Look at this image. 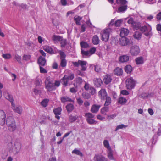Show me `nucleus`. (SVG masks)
Instances as JSON below:
<instances>
[{
    "label": "nucleus",
    "instance_id": "13",
    "mask_svg": "<svg viewBox=\"0 0 161 161\" xmlns=\"http://www.w3.org/2000/svg\"><path fill=\"white\" fill-rule=\"evenodd\" d=\"M130 53L132 55H137L140 53L139 47L137 46H132L130 49Z\"/></svg>",
    "mask_w": 161,
    "mask_h": 161
},
{
    "label": "nucleus",
    "instance_id": "4",
    "mask_svg": "<svg viewBox=\"0 0 161 161\" xmlns=\"http://www.w3.org/2000/svg\"><path fill=\"white\" fill-rule=\"evenodd\" d=\"M111 32L112 29L110 28H108L103 30L101 34L102 40L105 42L107 41L109 39L110 33Z\"/></svg>",
    "mask_w": 161,
    "mask_h": 161
},
{
    "label": "nucleus",
    "instance_id": "15",
    "mask_svg": "<svg viewBox=\"0 0 161 161\" xmlns=\"http://www.w3.org/2000/svg\"><path fill=\"white\" fill-rule=\"evenodd\" d=\"M130 41L128 39L125 37H121L119 40V43L123 46L128 45Z\"/></svg>",
    "mask_w": 161,
    "mask_h": 161
},
{
    "label": "nucleus",
    "instance_id": "18",
    "mask_svg": "<svg viewBox=\"0 0 161 161\" xmlns=\"http://www.w3.org/2000/svg\"><path fill=\"white\" fill-rule=\"evenodd\" d=\"M61 110L62 109L61 107H58L53 110V112L55 115V117L58 120L60 119V117L59 115L61 114Z\"/></svg>",
    "mask_w": 161,
    "mask_h": 161
},
{
    "label": "nucleus",
    "instance_id": "50",
    "mask_svg": "<svg viewBox=\"0 0 161 161\" xmlns=\"http://www.w3.org/2000/svg\"><path fill=\"white\" fill-rule=\"evenodd\" d=\"M82 96L85 99H88L91 98L90 95L87 92H83L82 94Z\"/></svg>",
    "mask_w": 161,
    "mask_h": 161
},
{
    "label": "nucleus",
    "instance_id": "61",
    "mask_svg": "<svg viewBox=\"0 0 161 161\" xmlns=\"http://www.w3.org/2000/svg\"><path fill=\"white\" fill-rule=\"evenodd\" d=\"M96 51V48L95 47H92L91 48L90 50L89 51L90 52V55H91L92 54H94Z\"/></svg>",
    "mask_w": 161,
    "mask_h": 161
},
{
    "label": "nucleus",
    "instance_id": "14",
    "mask_svg": "<svg viewBox=\"0 0 161 161\" xmlns=\"http://www.w3.org/2000/svg\"><path fill=\"white\" fill-rule=\"evenodd\" d=\"M122 21V19H118L115 21L114 19H112L108 25V26L113 25H114L116 27H119L121 25Z\"/></svg>",
    "mask_w": 161,
    "mask_h": 161
},
{
    "label": "nucleus",
    "instance_id": "51",
    "mask_svg": "<svg viewBox=\"0 0 161 161\" xmlns=\"http://www.w3.org/2000/svg\"><path fill=\"white\" fill-rule=\"evenodd\" d=\"M72 153H74L75 154L80 156H82L83 154L80 152L79 150L75 149L72 151Z\"/></svg>",
    "mask_w": 161,
    "mask_h": 161
},
{
    "label": "nucleus",
    "instance_id": "46",
    "mask_svg": "<svg viewBox=\"0 0 161 161\" xmlns=\"http://www.w3.org/2000/svg\"><path fill=\"white\" fill-rule=\"evenodd\" d=\"M132 70V68L130 65H126L125 68V71L127 73H130Z\"/></svg>",
    "mask_w": 161,
    "mask_h": 161
},
{
    "label": "nucleus",
    "instance_id": "47",
    "mask_svg": "<svg viewBox=\"0 0 161 161\" xmlns=\"http://www.w3.org/2000/svg\"><path fill=\"white\" fill-rule=\"evenodd\" d=\"M75 81L76 82L77 85H81L83 82V80L82 79L79 77L76 78L75 79Z\"/></svg>",
    "mask_w": 161,
    "mask_h": 161
},
{
    "label": "nucleus",
    "instance_id": "40",
    "mask_svg": "<svg viewBox=\"0 0 161 161\" xmlns=\"http://www.w3.org/2000/svg\"><path fill=\"white\" fill-rule=\"evenodd\" d=\"M14 59L16 60L17 61L19 64H21V57L20 56L16 54L14 55Z\"/></svg>",
    "mask_w": 161,
    "mask_h": 161
},
{
    "label": "nucleus",
    "instance_id": "36",
    "mask_svg": "<svg viewBox=\"0 0 161 161\" xmlns=\"http://www.w3.org/2000/svg\"><path fill=\"white\" fill-rule=\"evenodd\" d=\"M61 100L62 102L65 103L67 102H73V100L70 98L67 97L65 96L61 98Z\"/></svg>",
    "mask_w": 161,
    "mask_h": 161
},
{
    "label": "nucleus",
    "instance_id": "45",
    "mask_svg": "<svg viewBox=\"0 0 161 161\" xmlns=\"http://www.w3.org/2000/svg\"><path fill=\"white\" fill-rule=\"evenodd\" d=\"M78 117L70 115L69 117V121L70 122H73L75 121L77 119Z\"/></svg>",
    "mask_w": 161,
    "mask_h": 161
},
{
    "label": "nucleus",
    "instance_id": "30",
    "mask_svg": "<svg viewBox=\"0 0 161 161\" xmlns=\"http://www.w3.org/2000/svg\"><path fill=\"white\" fill-rule=\"evenodd\" d=\"M92 41L93 44L95 45L98 44L99 42L98 37L97 35L94 36L92 38Z\"/></svg>",
    "mask_w": 161,
    "mask_h": 161
},
{
    "label": "nucleus",
    "instance_id": "53",
    "mask_svg": "<svg viewBox=\"0 0 161 161\" xmlns=\"http://www.w3.org/2000/svg\"><path fill=\"white\" fill-rule=\"evenodd\" d=\"M2 57L5 59H9L11 58V55L9 53L4 54L2 55Z\"/></svg>",
    "mask_w": 161,
    "mask_h": 161
},
{
    "label": "nucleus",
    "instance_id": "2",
    "mask_svg": "<svg viewBox=\"0 0 161 161\" xmlns=\"http://www.w3.org/2000/svg\"><path fill=\"white\" fill-rule=\"evenodd\" d=\"M45 88L48 91H52L54 90L53 80L50 77L46 78L45 82Z\"/></svg>",
    "mask_w": 161,
    "mask_h": 161
},
{
    "label": "nucleus",
    "instance_id": "39",
    "mask_svg": "<svg viewBox=\"0 0 161 161\" xmlns=\"http://www.w3.org/2000/svg\"><path fill=\"white\" fill-rule=\"evenodd\" d=\"M109 110V107L108 106H105L102 108L101 109V112L102 114L106 115L107 112H108Z\"/></svg>",
    "mask_w": 161,
    "mask_h": 161
},
{
    "label": "nucleus",
    "instance_id": "1",
    "mask_svg": "<svg viewBox=\"0 0 161 161\" xmlns=\"http://www.w3.org/2000/svg\"><path fill=\"white\" fill-rule=\"evenodd\" d=\"M8 129L10 132L14 131L16 129L17 126L14 118L11 116H7L5 120Z\"/></svg>",
    "mask_w": 161,
    "mask_h": 161
},
{
    "label": "nucleus",
    "instance_id": "28",
    "mask_svg": "<svg viewBox=\"0 0 161 161\" xmlns=\"http://www.w3.org/2000/svg\"><path fill=\"white\" fill-rule=\"evenodd\" d=\"M135 61L137 64H141L143 63V59L142 57L136 58L135 59Z\"/></svg>",
    "mask_w": 161,
    "mask_h": 161
},
{
    "label": "nucleus",
    "instance_id": "26",
    "mask_svg": "<svg viewBox=\"0 0 161 161\" xmlns=\"http://www.w3.org/2000/svg\"><path fill=\"white\" fill-rule=\"evenodd\" d=\"M43 49L45 51L50 53H54L53 49L49 46H44Z\"/></svg>",
    "mask_w": 161,
    "mask_h": 161
},
{
    "label": "nucleus",
    "instance_id": "5",
    "mask_svg": "<svg viewBox=\"0 0 161 161\" xmlns=\"http://www.w3.org/2000/svg\"><path fill=\"white\" fill-rule=\"evenodd\" d=\"M136 83V81L132 77H130L127 79L126 81V85L127 88L130 90L133 89Z\"/></svg>",
    "mask_w": 161,
    "mask_h": 161
},
{
    "label": "nucleus",
    "instance_id": "22",
    "mask_svg": "<svg viewBox=\"0 0 161 161\" xmlns=\"http://www.w3.org/2000/svg\"><path fill=\"white\" fill-rule=\"evenodd\" d=\"M46 60L44 58L40 56L38 59V63L40 66H44L45 65Z\"/></svg>",
    "mask_w": 161,
    "mask_h": 161
},
{
    "label": "nucleus",
    "instance_id": "33",
    "mask_svg": "<svg viewBox=\"0 0 161 161\" xmlns=\"http://www.w3.org/2000/svg\"><path fill=\"white\" fill-rule=\"evenodd\" d=\"M127 100L124 97H120L119 99L118 103L121 104H125Z\"/></svg>",
    "mask_w": 161,
    "mask_h": 161
},
{
    "label": "nucleus",
    "instance_id": "8",
    "mask_svg": "<svg viewBox=\"0 0 161 161\" xmlns=\"http://www.w3.org/2000/svg\"><path fill=\"white\" fill-rule=\"evenodd\" d=\"M21 147V145L19 142H15L14 143V146L12 148V152L15 155L17 154L19 152Z\"/></svg>",
    "mask_w": 161,
    "mask_h": 161
},
{
    "label": "nucleus",
    "instance_id": "12",
    "mask_svg": "<svg viewBox=\"0 0 161 161\" xmlns=\"http://www.w3.org/2000/svg\"><path fill=\"white\" fill-rule=\"evenodd\" d=\"M6 115L3 110H0V125H4L5 123Z\"/></svg>",
    "mask_w": 161,
    "mask_h": 161
},
{
    "label": "nucleus",
    "instance_id": "63",
    "mask_svg": "<svg viewBox=\"0 0 161 161\" xmlns=\"http://www.w3.org/2000/svg\"><path fill=\"white\" fill-rule=\"evenodd\" d=\"M127 22L129 24H131L133 25H134L135 24V22L133 20V18H130L128 20Z\"/></svg>",
    "mask_w": 161,
    "mask_h": 161
},
{
    "label": "nucleus",
    "instance_id": "44",
    "mask_svg": "<svg viewBox=\"0 0 161 161\" xmlns=\"http://www.w3.org/2000/svg\"><path fill=\"white\" fill-rule=\"evenodd\" d=\"M80 45L82 48H88L89 47L88 44L87 43L83 41L80 42Z\"/></svg>",
    "mask_w": 161,
    "mask_h": 161
},
{
    "label": "nucleus",
    "instance_id": "31",
    "mask_svg": "<svg viewBox=\"0 0 161 161\" xmlns=\"http://www.w3.org/2000/svg\"><path fill=\"white\" fill-rule=\"evenodd\" d=\"M108 158L111 160H114L111 149L107 150Z\"/></svg>",
    "mask_w": 161,
    "mask_h": 161
},
{
    "label": "nucleus",
    "instance_id": "17",
    "mask_svg": "<svg viewBox=\"0 0 161 161\" xmlns=\"http://www.w3.org/2000/svg\"><path fill=\"white\" fill-rule=\"evenodd\" d=\"M3 95L5 98L8 100L11 103L13 102L14 100L12 96L7 91H5L3 92Z\"/></svg>",
    "mask_w": 161,
    "mask_h": 161
},
{
    "label": "nucleus",
    "instance_id": "56",
    "mask_svg": "<svg viewBox=\"0 0 161 161\" xmlns=\"http://www.w3.org/2000/svg\"><path fill=\"white\" fill-rule=\"evenodd\" d=\"M85 18L86 19V24L89 26L91 25V23L89 20V17L87 15H85L84 16Z\"/></svg>",
    "mask_w": 161,
    "mask_h": 161
},
{
    "label": "nucleus",
    "instance_id": "64",
    "mask_svg": "<svg viewBox=\"0 0 161 161\" xmlns=\"http://www.w3.org/2000/svg\"><path fill=\"white\" fill-rule=\"evenodd\" d=\"M156 18L158 20H161V12H159L157 14Z\"/></svg>",
    "mask_w": 161,
    "mask_h": 161
},
{
    "label": "nucleus",
    "instance_id": "16",
    "mask_svg": "<svg viewBox=\"0 0 161 161\" xmlns=\"http://www.w3.org/2000/svg\"><path fill=\"white\" fill-rule=\"evenodd\" d=\"M94 161H108V159L102 155H95L93 158Z\"/></svg>",
    "mask_w": 161,
    "mask_h": 161
},
{
    "label": "nucleus",
    "instance_id": "21",
    "mask_svg": "<svg viewBox=\"0 0 161 161\" xmlns=\"http://www.w3.org/2000/svg\"><path fill=\"white\" fill-rule=\"evenodd\" d=\"M129 56L125 55L121 56L119 58V61L122 63L127 62L129 61Z\"/></svg>",
    "mask_w": 161,
    "mask_h": 161
},
{
    "label": "nucleus",
    "instance_id": "19",
    "mask_svg": "<svg viewBox=\"0 0 161 161\" xmlns=\"http://www.w3.org/2000/svg\"><path fill=\"white\" fill-rule=\"evenodd\" d=\"M100 107L99 105L93 104L91 107V111L93 113H96L98 111Z\"/></svg>",
    "mask_w": 161,
    "mask_h": 161
},
{
    "label": "nucleus",
    "instance_id": "24",
    "mask_svg": "<svg viewBox=\"0 0 161 161\" xmlns=\"http://www.w3.org/2000/svg\"><path fill=\"white\" fill-rule=\"evenodd\" d=\"M103 80L104 82L106 84H108L111 82L112 79L110 75H106L103 76Z\"/></svg>",
    "mask_w": 161,
    "mask_h": 161
},
{
    "label": "nucleus",
    "instance_id": "20",
    "mask_svg": "<svg viewBox=\"0 0 161 161\" xmlns=\"http://www.w3.org/2000/svg\"><path fill=\"white\" fill-rule=\"evenodd\" d=\"M129 31L126 28H122L120 30V36L121 37L127 36L128 34Z\"/></svg>",
    "mask_w": 161,
    "mask_h": 161
},
{
    "label": "nucleus",
    "instance_id": "62",
    "mask_svg": "<svg viewBox=\"0 0 161 161\" xmlns=\"http://www.w3.org/2000/svg\"><path fill=\"white\" fill-rule=\"evenodd\" d=\"M40 72L42 73H45L47 72V70L43 68L42 67V66H40Z\"/></svg>",
    "mask_w": 161,
    "mask_h": 161
},
{
    "label": "nucleus",
    "instance_id": "60",
    "mask_svg": "<svg viewBox=\"0 0 161 161\" xmlns=\"http://www.w3.org/2000/svg\"><path fill=\"white\" fill-rule=\"evenodd\" d=\"M60 2L61 4L64 6L66 5H69L68 3L66 0H61Z\"/></svg>",
    "mask_w": 161,
    "mask_h": 161
},
{
    "label": "nucleus",
    "instance_id": "38",
    "mask_svg": "<svg viewBox=\"0 0 161 161\" xmlns=\"http://www.w3.org/2000/svg\"><path fill=\"white\" fill-rule=\"evenodd\" d=\"M104 146L107 149V150L111 149L108 141L107 140H104L103 142Z\"/></svg>",
    "mask_w": 161,
    "mask_h": 161
},
{
    "label": "nucleus",
    "instance_id": "25",
    "mask_svg": "<svg viewBox=\"0 0 161 161\" xmlns=\"http://www.w3.org/2000/svg\"><path fill=\"white\" fill-rule=\"evenodd\" d=\"M114 73L115 75L118 76H120L122 74V69L121 68L117 67L114 70Z\"/></svg>",
    "mask_w": 161,
    "mask_h": 161
},
{
    "label": "nucleus",
    "instance_id": "58",
    "mask_svg": "<svg viewBox=\"0 0 161 161\" xmlns=\"http://www.w3.org/2000/svg\"><path fill=\"white\" fill-rule=\"evenodd\" d=\"M89 92L92 95H93L96 93V90L94 88L90 87L89 88Z\"/></svg>",
    "mask_w": 161,
    "mask_h": 161
},
{
    "label": "nucleus",
    "instance_id": "10",
    "mask_svg": "<svg viewBox=\"0 0 161 161\" xmlns=\"http://www.w3.org/2000/svg\"><path fill=\"white\" fill-rule=\"evenodd\" d=\"M140 30L142 32H145L144 35L147 36H149L152 35L151 27L150 26L147 27V26L144 25L140 28Z\"/></svg>",
    "mask_w": 161,
    "mask_h": 161
},
{
    "label": "nucleus",
    "instance_id": "43",
    "mask_svg": "<svg viewBox=\"0 0 161 161\" xmlns=\"http://www.w3.org/2000/svg\"><path fill=\"white\" fill-rule=\"evenodd\" d=\"M127 1L126 0H116V3L118 4L121 5H125Z\"/></svg>",
    "mask_w": 161,
    "mask_h": 161
},
{
    "label": "nucleus",
    "instance_id": "41",
    "mask_svg": "<svg viewBox=\"0 0 161 161\" xmlns=\"http://www.w3.org/2000/svg\"><path fill=\"white\" fill-rule=\"evenodd\" d=\"M127 127L128 125H124V124H121L120 125H118L117 126L115 129V131H116L120 129L125 128Z\"/></svg>",
    "mask_w": 161,
    "mask_h": 161
},
{
    "label": "nucleus",
    "instance_id": "52",
    "mask_svg": "<svg viewBox=\"0 0 161 161\" xmlns=\"http://www.w3.org/2000/svg\"><path fill=\"white\" fill-rule=\"evenodd\" d=\"M60 84V81L59 80H56L53 83V86H54V90L56 89L57 87H58Z\"/></svg>",
    "mask_w": 161,
    "mask_h": 161
},
{
    "label": "nucleus",
    "instance_id": "55",
    "mask_svg": "<svg viewBox=\"0 0 161 161\" xmlns=\"http://www.w3.org/2000/svg\"><path fill=\"white\" fill-rule=\"evenodd\" d=\"M23 59L25 61L29 60L31 58V56L29 55L24 54L22 57Z\"/></svg>",
    "mask_w": 161,
    "mask_h": 161
},
{
    "label": "nucleus",
    "instance_id": "34",
    "mask_svg": "<svg viewBox=\"0 0 161 161\" xmlns=\"http://www.w3.org/2000/svg\"><path fill=\"white\" fill-rule=\"evenodd\" d=\"M133 36L135 39L139 40L141 38L142 34L140 32L136 31L135 32Z\"/></svg>",
    "mask_w": 161,
    "mask_h": 161
},
{
    "label": "nucleus",
    "instance_id": "57",
    "mask_svg": "<svg viewBox=\"0 0 161 161\" xmlns=\"http://www.w3.org/2000/svg\"><path fill=\"white\" fill-rule=\"evenodd\" d=\"M101 67L100 66L98 65H96L95 66V70L96 72H99L101 70Z\"/></svg>",
    "mask_w": 161,
    "mask_h": 161
},
{
    "label": "nucleus",
    "instance_id": "59",
    "mask_svg": "<svg viewBox=\"0 0 161 161\" xmlns=\"http://www.w3.org/2000/svg\"><path fill=\"white\" fill-rule=\"evenodd\" d=\"M59 54L60 56V59H62V58H64L66 57V55L64 52H63L60 51H59Z\"/></svg>",
    "mask_w": 161,
    "mask_h": 161
},
{
    "label": "nucleus",
    "instance_id": "27",
    "mask_svg": "<svg viewBox=\"0 0 161 161\" xmlns=\"http://www.w3.org/2000/svg\"><path fill=\"white\" fill-rule=\"evenodd\" d=\"M127 9V5H124L120 7L118 9L117 12L119 13H123Z\"/></svg>",
    "mask_w": 161,
    "mask_h": 161
},
{
    "label": "nucleus",
    "instance_id": "48",
    "mask_svg": "<svg viewBox=\"0 0 161 161\" xmlns=\"http://www.w3.org/2000/svg\"><path fill=\"white\" fill-rule=\"evenodd\" d=\"M60 42L61 47H64L67 44V40L66 39H63L62 37V40Z\"/></svg>",
    "mask_w": 161,
    "mask_h": 161
},
{
    "label": "nucleus",
    "instance_id": "42",
    "mask_svg": "<svg viewBox=\"0 0 161 161\" xmlns=\"http://www.w3.org/2000/svg\"><path fill=\"white\" fill-rule=\"evenodd\" d=\"M67 61L65 58H62L61 59V62L60 64V66L63 68L65 67L66 66Z\"/></svg>",
    "mask_w": 161,
    "mask_h": 161
},
{
    "label": "nucleus",
    "instance_id": "32",
    "mask_svg": "<svg viewBox=\"0 0 161 161\" xmlns=\"http://www.w3.org/2000/svg\"><path fill=\"white\" fill-rule=\"evenodd\" d=\"M62 38L60 36L53 35L52 36V40L55 42H57L61 40Z\"/></svg>",
    "mask_w": 161,
    "mask_h": 161
},
{
    "label": "nucleus",
    "instance_id": "37",
    "mask_svg": "<svg viewBox=\"0 0 161 161\" xmlns=\"http://www.w3.org/2000/svg\"><path fill=\"white\" fill-rule=\"evenodd\" d=\"M66 108L68 112H70L74 109V106L72 104L70 103L66 106Z\"/></svg>",
    "mask_w": 161,
    "mask_h": 161
},
{
    "label": "nucleus",
    "instance_id": "49",
    "mask_svg": "<svg viewBox=\"0 0 161 161\" xmlns=\"http://www.w3.org/2000/svg\"><path fill=\"white\" fill-rule=\"evenodd\" d=\"M81 53L83 56H90L91 55L89 51H85L82 49H81Z\"/></svg>",
    "mask_w": 161,
    "mask_h": 161
},
{
    "label": "nucleus",
    "instance_id": "23",
    "mask_svg": "<svg viewBox=\"0 0 161 161\" xmlns=\"http://www.w3.org/2000/svg\"><path fill=\"white\" fill-rule=\"evenodd\" d=\"M93 82L95 85L98 87H99L103 83L101 79L100 78H94Z\"/></svg>",
    "mask_w": 161,
    "mask_h": 161
},
{
    "label": "nucleus",
    "instance_id": "9",
    "mask_svg": "<svg viewBox=\"0 0 161 161\" xmlns=\"http://www.w3.org/2000/svg\"><path fill=\"white\" fill-rule=\"evenodd\" d=\"M11 103V108L14 111L19 114H21L22 112L23 109L20 105H15L14 102Z\"/></svg>",
    "mask_w": 161,
    "mask_h": 161
},
{
    "label": "nucleus",
    "instance_id": "35",
    "mask_svg": "<svg viewBox=\"0 0 161 161\" xmlns=\"http://www.w3.org/2000/svg\"><path fill=\"white\" fill-rule=\"evenodd\" d=\"M82 19V17L79 16H75L74 17V20L76 24L78 25L80 24V20Z\"/></svg>",
    "mask_w": 161,
    "mask_h": 161
},
{
    "label": "nucleus",
    "instance_id": "54",
    "mask_svg": "<svg viewBox=\"0 0 161 161\" xmlns=\"http://www.w3.org/2000/svg\"><path fill=\"white\" fill-rule=\"evenodd\" d=\"M48 102V99H44L41 102V104L42 106L46 107L47 106Z\"/></svg>",
    "mask_w": 161,
    "mask_h": 161
},
{
    "label": "nucleus",
    "instance_id": "6",
    "mask_svg": "<svg viewBox=\"0 0 161 161\" xmlns=\"http://www.w3.org/2000/svg\"><path fill=\"white\" fill-rule=\"evenodd\" d=\"M72 64L75 67H78L80 65L81 67V70L83 71H85L86 70V65L87 64L86 61L78 60L77 62H73Z\"/></svg>",
    "mask_w": 161,
    "mask_h": 161
},
{
    "label": "nucleus",
    "instance_id": "3",
    "mask_svg": "<svg viewBox=\"0 0 161 161\" xmlns=\"http://www.w3.org/2000/svg\"><path fill=\"white\" fill-rule=\"evenodd\" d=\"M74 78V75L70 73L68 75H65L61 79L62 83L63 85L67 86L69 81L72 80Z\"/></svg>",
    "mask_w": 161,
    "mask_h": 161
},
{
    "label": "nucleus",
    "instance_id": "29",
    "mask_svg": "<svg viewBox=\"0 0 161 161\" xmlns=\"http://www.w3.org/2000/svg\"><path fill=\"white\" fill-rule=\"evenodd\" d=\"M105 102L104 104V106H108L111 103V99L109 97H107L105 98Z\"/></svg>",
    "mask_w": 161,
    "mask_h": 161
},
{
    "label": "nucleus",
    "instance_id": "11",
    "mask_svg": "<svg viewBox=\"0 0 161 161\" xmlns=\"http://www.w3.org/2000/svg\"><path fill=\"white\" fill-rule=\"evenodd\" d=\"M98 96L101 100H104L107 97V94L105 89H101L98 92Z\"/></svg>",
    "mask_w": 161,
    "mask_h": 161
},
{
    "label": "nucleus",
    "instance_id": "7",
    "mask_svg": "<svg viewBox=\"0 0 161 161\" xmlns=\"http://www.w3.org/2000/svg\"><path fill=\"white\" fill-rule=\"evenodd\" d=\"M85 116L86 118V120L87 123L90 124H96V121L93 119L94 115L91 113H86L85 114Z\"/></svg>",
    "mask_w": 161,
    "mask_h": 161
}]
</instances>
